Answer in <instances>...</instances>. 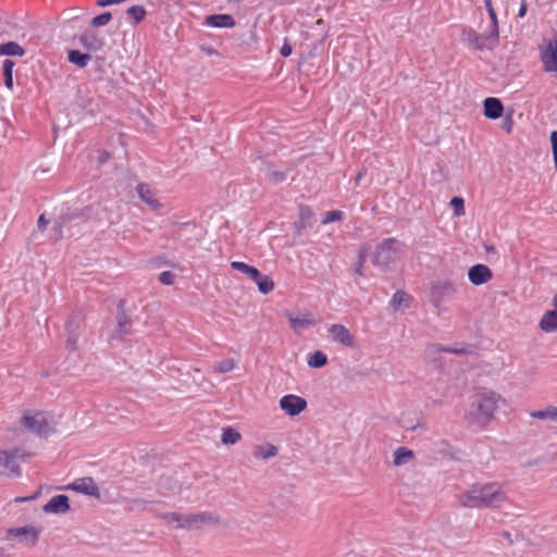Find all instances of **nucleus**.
<instances>
[{"label": "nucleus", "mask_w": 557, "mask_h": 557, "mask_svg": "<svg viewBox=\"0 0 557 557\" xmlns=\"http://www.w3.org/2000/svg\"><path fill=\"white\" fill-rule=\"evenodd\" d=\"M176 275L171 271H163L159 274V281L163 285H172L175 282Z\"/></svg>", "instance_id": "nucleus-41"}, {"label": "nucleus", "mask_w": 557, "mask_h": 557, "mask_svg": "<svg viewBox=\"0 0 557 557\" xmlns=\"http://www.w3.org/2000/svg\"><path fill=\"white\" fill-rule=\"evenodd\" d=\"M462 40L470 46H472L475 50L483 51V50H492L495 48L498 42H494L490 40V29L481 35L478 34L472 28H463L461 33Z\"/></svg>", "instance_id": "nucleus-8"}, {"label": "nucleus", "mask_w": 557, "mask_h": 557, "mask_svg": "<svg viewBox=\"0 0 557 557\" xmlns=\"http://www.w3.org/2000/svg\"><path fill=\"white\" fill-rule=\"evenodd\" d=\"M242 440V434L232 426H225L221 430V443L223 445H235Z\"/></svg>", "instance_id": "nucleus-26"}, {"label": "nucleus", "mask_w": 557, "mask_h": 557, "mask_svg": "<svg viewBox=\"0 0 557 557\" xmlns=\"http://www.w3.org/2000/svg\"><path fill=\"white\" fill-rule=\"evenodd\" d=\"M502 396L493 391L479 394L471 403L469 417L479 424H485L493 417L498 407Z\"/></svg>", "instance_id": "nucleus-3"}, {"label": "nucleus", "mask_w": 557, "mask_h": 557, "mask_svg": "<svg viewBox=\"0 0 557 557\" xmlns=\"http://www.w3.org/2000/svg\"><path fill=\"white\" fill-rule=\"evenodd\" d=\"M539 327L545 333L557 331V310L546 311L540 320Z\"/></svg>", "instance_id": "nucleus-24"}, {"label": "nucleus", "mask_w": 557, "mask_h": 557, "mask_svg": "<svg viewBox=\"0 0 557 557\" xmlns=\"http://www.w3.org/2000/svg\"><path fill=\"white\" fill-rule=\"evenodd\" d=\"M483 113L490 120L499 119L504 113L503 102L495 97H488L483 102Z\"/></svg>", "instance_id": "nucleus-19"}, {"label": "nucleus", "mask_w": 557, "mask_h": 557, "mask_svg": "<svg viewBox=\"0 0 557 557\" xmlns=\"http://www.w3.org/2000/svg\"><path fill=\"white\" fill-rule=\"evenodd\" d=\"M65 490L75 491L87 496L100 498V490L91 478L77 479L74 482L67 484Z\"/></svg>", "instance_id": "nucleus-10"}, {"label": "nucleus", "mask_w": 557, "mask_h": 557, "mask_svg": "<svg viewBox=\"0 0 557 557\" xmlns=\"http://www.w3.org/2000/svg\"><path fill=\"white\" fill-rule=\"evenodd\" d=\"M21 424L38 435H48L54 430L55 421L45 411H29L22 416Z\"/></svg>", "instance_id": "nucleus-5"}, {"label": "nucleus", "mask_w": 557, "mask_h": 557, "mask_svg": "<svg viewBox=\"0 0 557 557\" xmlns=\"http://www.w3.org/2000/svg\"><path fill=\"white\" fill-rule=\"evenodd\" d=\"M138 197L150 207V209L157 211L162 208V203L157 199L156 193L149 187V185L140 183L136 187Z\"/></svg>", "instance_id": "nucleus-17"}, {"label": "nucleus", "mask_w": 557, "mask_h": 557, "mask_svg": "<svg viewBox=\"0 0 557 557\" xmlns=\"http://www.w3.org/2000/svg\"><path fill=\"white\" fill-rule=\"evenodd\" d=\"M493 276L491 269L485 264L472 265L468 271V278L473 285H482Z\"/></svg>", "instance_id": "nucleus-15"}, {"label": "nucleus", "mask_w": 557, "mask_h": 557, "mask_svg": "<svg viewBox=\"0 0 557 557\" xmlns=\"http://www.w3.org/2000/svg\"><path fill=\"white\" fill-rule=\"evenodd\" d=\"M363 177V173L362 172H359L357 175H356V183H359V181Z\"/></svg>", "instance_id": "nucleus-51"}, {"label": "nucleus", "mask_w": 557, "mask_h": 557, "mask_svg": "<svg viewBox=\"0 0 557 557\" xmlns=\"http://www.w3.org/2000/svg\"><path fill=\"white\" fill-rule=\"evenodd\" d=\"M14 65H15V62L10 59H5L3 61V65H2L3 76H4V85L10 90L13 89V67H14Z\"/></svg>", "instance_id": "nucleus-34"}, {"label": "nucleus", "mask_w": 557, "mask_h": 557, "mask_svg": "<svg viewBox=\"0 0 557 557\" xmlns=\"http://www.w3.org/2000/svg\"><path fill=\"white\" fill-rule=\"evenodd\" d=\"M292 54V46L285 40L284 45L281 47V55L288 57Z\"/></svg>", "instance_id": "nucleus-44"}, {"label": "nucleus", "mask_w": 557, "mask_h": 557, "mask_svg": "<svg viewBox=\"0 0 557 557\" xmlns=\"http://www.w3.org/2000/svg\"><path fill=\"white\" fill-rule=\"evenodd\" d=\"M67 345L71 346L73 349L75 348V341L69 339Z\"/></svg>", "instance_id": "nucleus-54"}, {"label": "nucleus", "mask_w": 557, "mask_h": 557, "mask_svg": "<svg viewBox=\"0 0 557 557\" xmlns=\"http://www.w3.org/2000/svg\"><path fill=\"white\" fill-rule=\"evenodd\" d=\"M327 332L329 336L334 343L349 348L355 347V337L345 325L339 323L332 324L327 329Z\"/></svg>", "instance_id": "nucleus-12"}, {"label": "nucleus", "mask_w": 557, "mask_h": 557, "mask_svg": "<svg viewBox=\"0 0 557 557\" xmlns=\"http://www.w3.org/2000/svg\"><path fill=\"white\" fill-rule=\"evenodd\" d=\"M550 144H552V152H556L557 151V131H553L550 133Z\"/></svg>", "instance_id": "nucleus-45"}, {"label": "nucleus", "mask_w": 557, "mask_h": 557, "mask_svg": "<svg viewBox=\"0 0 557 557\" xmlns=\"http://www.w3.org/2000/svg\"><path fill=\"white\" fill-rule=\"evenodd\" d=\"M307 363L312 369H320L327 364V356L323 351L317 350L308 356Z\"/></svg>", "instance_id": "nucleus-33"}, {"label": "nucleus", "mask_w": 557, "mask_h": 557, "mask_svg": "<svg viewBox=\"0 0 557 557\" xmlns=\"http://www.w3.org/2000/svg\"><path fill=\"white\" fill-rule=\"evenodd\" d=\"M108 159V156H102V161H106Z\"/></svg>", "instance_id": "nucleus-56"}, {"label": "nucleus", "mask_w": 557, "mask_h": 557, "mask_svg": "<svg viewBox=\"0 0 557 557\" xmlns=\"http://www.w3.org/2000/svg\"><path fill=\"white\" fill-rule=\"evenodd\" d=\"M553 159H554L555 168H556V170H557V151H556V152H553Z\"/></svg>", "instance_id": "nucleus-52"}, {"label": "nucleus", "mask_w": 557, "mask_h": 557, "mask_svg": "<svg viewBox=\"0 0 557 557\" xmlns=\"http://www.w3.org/2000/svg\"><path fill=\"white\" fill-rule=\"evenodd\" d=\"M507 499L498 482L476 483L459 495V502L467 508H497Z\"/></svg>", "instance_id": "nucleus-1"}, {"label": "nucleus", "mask_w": 557, "mask_h": 557, "mask_svg": "<svg viewBox=\"0 0 557 557\" xmlns=\"http://www.w3.org/2000/svg\"><path fill=\"white\" fill-rule=\"evenodd\" d=\"M117 325H119V329H120L122 332L127 333V332H128L127 326L129 325V321H128L127 317H126V315H121V317L119 318V323H117Z\"/></svg>", "instance_id": "nucleus-43"}, {"label": "nucleus", "mask_w": 557, "mask_h": 557, "mask_svg": "<svg viewBox=\"0 0 557 557\" xmlns=\"http://www.w3.org/2000/svg\"><path fill=\"white\" fill-rule=\"evenodd\" d=\"M168 523H175L176 528L188 531L200 530L208 525L222 523L220 517L213 512L199 511L193 513L168 512L162 515Z\"/></svg>", "instance_id": "nucleus-2"}, {"label": "nucleus", "mask_w": 557, "mask_h": 557, "mask_svg": "<svg viewBox=\"0 0 557 557\" xmlns=\"http://www.w3.org/2000/svg\"><path fill=\"white\" fill-rule=\"evenodd\" d=\"M251 281L257 284L259 292L263 295H268L275 288L274 281L269 275L261 274L260 271H259V277L251 278Z\"/></svg>", "instance_id": "nucleus-28"}, {"label": "nucleus", "mask_w": 557, "mask_h": 557, "mask_svg": "<svg viewBox=\"0 0 557 557\" xmlns=\"http://www.w3.org/2000/svg\"><path fill=\"white\" fill-rule=\"evenodd\" d=\"M344 218V213L339 210H331L325 212L324 218L322 219V224H329L336 221H342Z\"/></svg>", "instance_id": "nucleus-37"}, {"label": "nucleus", "mask_w": 557, "mask_h": 557, "mask_svg": "<svg viewBox=\"0 0 557 557\" xmlns=\"http://www.w3.org/2000/svg\"><path fill=\"white\" fill-rule=\"evenodd\" d=\"M268 176L271 181L275 182L276 181V173L275 172H271V173H268Z\"/></svg>", "instance_id": "nucleus-50"}, {"label": "nucleus", "mask_w": 557, "mask_h": 557, "mask_svg": "<svg viewBox=\"0 0 557 557\" xmlns=\"http://www.w3.org/2000/svg\"><path fill=\"white\" fill-rule=\"evenodd\" d=\"M404 245L394 237L385 238L379 244L372 255L373 264L381 268H388L399 258Z\"/></svg>", "instance_id": "nucleus-4"}, {"label": "nucleus", "mask_w": 557, "mask_h": 557, "mask_svg": "<svg viewBox=\"0 0 557 557\" xmlns=\"http://www.w3.org/2000/svg\"><path fill=\"white\" fill-rule=\"evenodd\" d=\"M252 454L257 459H269L277 454V448L272 444H260L253 447Z\"/></svg>", "instance_id": "nucleus-27"}, {"label": "nucleus", "mask_w": 557, "mask_h": 557, "mask_svg": "<svg viewBox=\"0 0 557 557\" xmlns=\"http://www.w3.org/2000/svg\"><path fill=\"white\" fill-rule=\"evenodd\" d=\"M112 20V14L110 12H104L100 15L95 16L91 20V25L94 27H101L107 25Z\"/></svg>", "instance_id": "nucleus-38"}, {"label": "nucleus", "mask_w": 557, "mask_h": 557, "mask_svg": "<svg viewBox=\"0 0 557 557\" xmlns=\"http://www.w3.org/2000/svg\"><path fill=\"white\" fill-rule=\"evenodd\" d=\"M363 262H364V257L362 255H360L359 263H358V265L356 267V270H355L356 273H358L359 275H363V272H362Z\"/></svg>", "instance_id": "nucleus-47"}, {"label": "nucleus", "mask_w": 557, "mask_h": 557, "mask_svg": "<svg viewBox=\"0 0 557 557\" xmlns=\"http://www.w3.org/2000/svg\"><path fill=\"white\" fill-rule=\"evenodd\" d=\"M542 62L546 72H557V38L550 40L542 52Z\"/></svg>", "instance_id": "nucleus-16"}, {"label": "nucleus", "mask_w": 557, "mask_h": 557, "mask_svg": "<svg viewBox=\"0 0 557 557\" xmlns=\"http://www.w3.org/2000/svg\"><path fill=\"white\" fill-rule=\"evenodd\" d=\"M41 533V529L34 525H24L20 528H12L7 531V539L17 540L20 544L27 547H34Z\"/></svg>", "instance_id": "nucleus-7"}, {"label": "nucleus", "mask_w": 557, "mask_h": 557, "mask_svg": "<svg viewBox=\"0 0 557 557\" xmlns=\"http://www.w3.org/2000/svg\"><path fill=\"white\" fill-rule=\"evenodd\" d=\"M502 535H503V536H504V537H505V539H506L510 544H512V539H511V535H510V533H509L508 531H504V532L502 533Z\"/></svg>", "instance_id": "nucleus-49"}, {"label": "nucleus", "mask_w": 557, "mask_h": 557, "mask_svg": "<svg viewBox=\"0 0 557 557\" xmlns=\"http://www.w3.org/2000/svg\"><path fill=\"white\" fill-rule=\"evenodd\" d=\"M284 314L288 319L289 325L296 334H301L304 331L318 323L310 312L294 313L289 310H285Z\"/></svg>", "instance_id": "nucleus-9"}, {"label": "nucleus", "mask_w": 557, "mask_h": 557, "mask_svg": "<svg viewBox=\"0 0 557 557\" xmlns=\"http://www.w3.org/2000/svg\"><path fill=\"white\" fill-rule=\"evenodd\" d=\"M108 159V156H102V161H106Z\"/></svg>", "instance_id": "nucleus-55"}, {"label": "nucleus", "mask_w": 557, "mask_h": 557, "mask_svg": "<svg viewBox=\"0 0 557 557\" xmlns=\"http://www.w3.org/2000/svg\"><path fill=\"white\" fill-rule=\"evenodd\" d=\"M502 127L507 132V133H510L512 131V127H513V120H512V116L511 114H507L504 120H503V123H502Z\"/></svg>", "instance_id": "nucleus-42"}, {"label": "nucleus", "mask_w": 557, "mask_h": 557, "mask_svg": "<svg viewBox=\"0 0 557 557\" xmlns=\"http://www.w3.org/2000/svg\"><path fill=\"white\" fill-rule=\"evenodd\" d=\"M108 159V156H102V161H106Z\"/></svg>", "instance_id": "nucleus-57"}, {"label": "nucleus", "mask_w": 557, "mask_h": 557, "mask_svg": "<svg viewBox=\"0 0 557 557\" xmlns=\"http://www.w3.org/2000/svg\"><path fill=\"white\" fill-rule=\"evenodd\" d=\"M314 213L309 206L301 205L298 208L297 219L294 221V233L300 235L304 230L311 227Z\"/></svg>", "instance_id": "nucleus-14"}, {"label": "nucleus", "mask_w": 557, "mask_h": 557, "mask_svg": "<svg viewBox=\"0 0 557 557\" xmlns=\"http://www.w3.org/2000/svg\"><path fill=\"white\" fill-rule=\"evenodd\" d=\"M206 24L210 27L231 28L235 25V21L230 14H215L207 16Z\"/></svg>", "instance_id": "nucleus-23"}, {"label": "nucleus", "mask_w": 557, "mask_h": 557, "mask_svg": "<svg viewBox=\"0 0 557 557\" xmlns=\"http://www.w3.org/2000/svg\"><path fill=\"white\" fill-rule=\"evenodd\" d=\"M79 41L89 51H98L104 45L103 38L92 30L85 32L81 36Z\"/></svg>", "instance_id": "nucleus-20"}, {"label": "nucleus", "mask_w": 557, "mask_h": 557, "mask_svg": "<svg viewBox=\"0 0 557 557\" xmlns=\"http://www.w3.org/2000/svg\"><path fill=\"white\" fill-rule=\"evenodd\" d=\"M67 59L71 63L75 64L81 69H84L88 65L89 61L91 60V55L89 53H83L78 50H70Z\"/></svg>", "instance_id": "nucleus-30"}, {"label": "nucleus", "mask_w": 557, "mask_h": 557, "mask_svg": "<svg viewBox=\"0 0 557 557\" xmlns=\"http://www.w3.org/2000/svg\"><path fill=\"white\" fill-rule=\"evenodd\" d=\"M458 294V285L449 280H438L431 288L430 301L440 308L443 302L449 301Z\"/></svg>", "instance_id": "nucleus-6"}, {"label": "nucleus", "mask_w": 557, "mask_h": 557, "mask_svg": "<svg viewBox=\"0 0 557 557\" xmlns=\"http://www.w3.org/2000/svg\"><path fill=\"white\" fill-rule=\"evenodd\" d=\"M553 306L556 308L555 310H557V294L553 297Z\"/></svg>", "instance_id": "nucleus-53"}, {"label": "nucleus", "mask_w": 557, "mask_h": 557, "mask_svg": "<svg viewBox=\"0 0 557 557\" xmlns=\"http://www.w3.org/2000/svg\"><path fill=\"white\" fill-rule=\"evenodd\" d=\"M231 267L243 273L245 276H247L249 280L251 278H258L259 277V270L252 265H249L242 261H232Z\"/></svg>", "instance_id": "nucleus-29"}, {"label": "nucleus", "mask_w": 557, "mask_h": 557, "mask_svg": "<svg viewBox=\"0 0 557 557\" xmlns=\"http://www.w3.org/2000/svg\"><path fill=\"white\" fill-rule=\"evenodd\" d=\"M484 5H485V9L491 17V25L488 27L490 40L494 41V42H498L499 41L498 21H497V14L493 7L492 0H484Z\"/></svg>", "instance_id": "nucleus-22"}, {"label": "nucleus", "mask_w": 557, "mask_h": 557, "mask_svg": "<svg viewBox=\"0 0 557 557\" xmlns=\"http://www.w3.org/2000/svg\"><path fill=\"white\" fill-rule=\"evenodd\" d=\"M0 474H18L15 456L4 450L0 451Z\"/></svg>", "instance_id": "nucleus-21"}, {"label": "nucleus", "mask_w": 557, "mask_h": 557, "mask_svg": "<svg viewBox=\"0 0 557 557\" xmlns=\"http://www.w3.org/2000/svg\"><path fill=\"white\" fill-rule=\"evenodd\" d=\"M413 459H414L413 450H411L405 446L398 447L393 454V463L396 467L406 465Z\"/></svg>", "instance_id": "nucleus-25"}, {"label": "nucleus", "mask_w": 557, "mask_h": 557, "mask_svg": "<svg viewBox=\"0 0 557 557\" xmlns=\"http://www.w3.org/2000/svg\"><path fill=\"white\" fill-rule=\"evenodd\" d=\"M530 416L535 419H541V420L549 419V420L556 421L557 420V407L548 406L547 408L542 409V410H534L530 413Z\"/></svg>", "instance_id": "nucleus-35"}, {"label": "nucleus", "mask_w": 557, "mask_h": 557, "mask_svg": "<svg viewBox=\"0 0 557 557\" xmlns=\"http://www.w3.org/2000/svg\"><path fill=\"white\" fill-rule=\"evenodd\" d=\"M235 368V362L232 359H225L216 363L214 367L215 372L227 373Z\"/></svg>", "instance_id": "nucleus-39"}, {"label": "nucleus", "mask_w": 557, "mask_h": 557, "mask_svg": "<svg viewBox=\"0 0 557 557\" xmlns=\"http://www.w3.org/2000/svg\"><path fill=\"white\" fill-rule=\"evenodd\" d=\"M25 54V50L17 42L9 41L0 44V55H17L22 57Z\"/></svg>", "instance_id": "nucleus-31"}, {"label": "nucleus", "mask_w": 557, "mask_h": 557, "mask_svg": "<svg viewBox=\"0 0 557 557\" xmlns=\"http://www.w3.org/2000/svg\"><path fill=\"white\" fill-rule=\"evenodd\" d=\"M70 499L63 494L51 497L42 507L44 512L52 515H63L70 511Z\"/></svg>", "instance_id": "nucleus-13"}, {"label": "nucleus", "mask_w": 557, "mask_h": 557, "mask_svg": "<svg viewBox=\"0 0 557 557\" xmlns=\"http://www.w3.org/2000/svg\"><path fill=\"white\" fill-rule=\"evenodd\" d=\"M48 224V221L45 219V215L41 214L38 219V227L40 230H45L46 225Z\"/></svg>", "instance_id": "nucleus-48"}, {"label": "nucleus", "mask_w": 557, "mask_h": 557, "mask_svg": "<svg viewBox=\"0 0 557 557\" xmlns=\"http://www.w3.org/2000/svg\"><path fill=\"white\" fill-rule=\"evenodd\" d=\"M450 206L454 209L455 215L460 216L465 214V201L461 197H454L450 200Z\"/></svg>", "instance_id": "nucleus-40"}, {"label": "nucleus", "mask_w": 557, "mask_h": 557, "mask_svg": "<svg viewBox=\"0 0 557 557\" xmlns=\"http://www.w3.org/2000/svg\"><path fill=\"white\" fill-rule=\"evenodd\" d=\"M127 14L138 23L146 16V10L141 5H133L127 10Z\"/></svg>", "instance_id": "nucleus-36"}, {"label": "nucleus", "mask_w": 557, "mask_h": 557, "mask_svg": "<svg viewBox=\"0 0 557 557\" xmlns=\"http://www.w3.org/2000/svg\"><path fill=\"white\" fill-rule=\"evenodd\" d=\"M409 302H410V297L409 295L404 292V290H397L391 301H389V305L391 307L394 309V310H398L399 308L404 307V308H408L409 307Z\"/></svg>", "instance_id": "nucleus-32"}, {"label": "nucleus", "mask_w": 557, "mask_h": 557, "mask_svg": "<svg viewBox=\"0 0 557 557\" xmlns=\"http://www.w3.org/2000/svg\"><path fill=\"white\" fill-rule=\"evenodd\" d=\"M428 349L432 352H448L458 356H469L473 354V347L468 344H462L461 346H444L441 344H431L428 346Z\"/></svg>", "instance_id": "nucleus-18"}, {"label": "nucleus", "mask_w": 557, "mask_h": 557, "mask_svg": "<svg viewBox=\"0 0 557 557\" xmlns=\"http://www.w3.org/2000/svg\"><path fill=\"white\" fill-rule=\"evenodd\" d=\"M527 11H528L527 0H522L521 4H520V8H519L518 16L519 17H524L525 14H527Z\"/></svg>", "instance_id": "nucleus-46"}, {"label": "nucleus", "mask_w": 557, "mask_h": 557, "mask_svg": "<svg viewBox=\"0 0 557 557\" xmlns=\"http://www.w3.org/2000/svg\"><path fill=\"white\" fill-rule=\"evenodd\" d=\"M307 405L304 397L294 394L281 397V410H284L290 417L300 414L307 408Z\"/></svg>", "instance_id": "nucleus-11"}]
</instances>
